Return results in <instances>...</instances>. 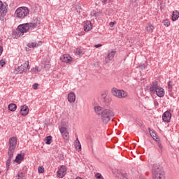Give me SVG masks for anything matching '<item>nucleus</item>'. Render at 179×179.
I'll return each mask as SVG.
<instances>
[{
	"instance_id": "42",
	"label": "nucleus",
	"mask_w": 179,
	"mask_h": 179,
	"mask_svg": "<svg viewBox=\"0 0 179 179\" xmlns=\"http://www.w3.org/2000/svg\"><path fill=\"white\" fill-rule=\"evenodd\" d=\"M154 141H155L156 142H157V143H159V142H160V138H157V136L155 137Z\"/></svg>"
},
{
	"instance_id": "16",
	"label": "nucleus",
	"mask_w": 179,
	"mask_h": 179,
	"mask_svg": "<svg viewBox=\"0 0 179 179\" xmlns=\"http://www.w3.org/2000/svg\"><path fill=\"white\" fill-rule=\"evenodd\" d=\"M61 61L62 62H66L69 64H71L72 62V57L69 56V55H64L62 57H60Z\"/></svg>"
},
{
	"instance_id": "18",
	"label": "nucleus",
	"mask_w": 179,
	"mask_h": 179,
	"mask_svg": "<svg viewBox=\"0 0 179 179\" xmlns=\"http://www.w3.org/2000/svg\"><path fill=\"white\" fill-rule=\"evenodd\" d=\"M8 159L6 161V170L8 171L9 167H10V163L12 162V159L13 158V154L10 152H8Z\"/></svg>"
},
{
	"instance_id": "9",
	"label": "nucleus",
	"mask_w": 179,
	"mask_h": 179,
	"mask_svg": "<svg viewBox=\"0 0 179 179\" xmlns=\"http://www.w3.org/2000/svg\"><path fill=\"white\" fill-rule=\"evenodd\" d=\"M158 88H159V82L157 81L152 82L150 87V93L151 94H155Z\"/></svg>"
},
{
	"instance_id": "35",
	"label": "nucleus",
	"mask_w": 179,
	"mask_h": 179,
	"mask_svg": "<svg viewBox=\"0 0 179 179\" xmlns=\"http://www.w3.org/2000/svg\"><path fill=\"white\" fill-rule=\"evenodd\" d=\"M117 24V22H110V23H109V26L110 27H114V24Z\"/></svg>"
},
{
	"instance_id": "46",
	"label": "nucleus",
	"mask_w": 179,
	"mask_h": 179,
	"mask_svg": "<svg viewBox=\"0 0 179 179\" xmlns=\"http://www.w3.org/2000/svg\"><path fill=\"white\" fill-rule=\"evenodd\" d=\"M101 2H103V3H106V2H107V0H101Z\"/></svg>"
},
{
	"instance_id": "13",
	"label": "nucleus",
	"mask_w": 179,
	"mask_h": 179,
	"mask_svg": "<svg viewBox=\"0 0 179 179\" xmlns=\"http://www.w3.org/2000/svg\"><path fill=\"white\" fill-rule=\"evenodd\" d=\"M162 120L164 122H170V120H171V113L167 110L162 115Z\"/></svg>"
},
{
	"instance_id": "21",
	"label": "nucleus",
	"mask_w": 179,
	"mask_h": 179,
	"mask_svg": "<svg viewBox=\"0 0 179 179\" xmlns=\"http://www.w3.org/2000/svg\"><path fill=\"white\" fill-rule=\"evenodd\" d=\"M94 112L97 115H101L103 114V112L104 111V109L101 108V106H95L94 108Z\"/></svg>"
},
{
	"instance_id": "11",
	"label": "nucleus",
	"mask_w": 179,
	"mask_h": 179,
	"mask_svg": "<svg viewBox=\"0 0 179 179\" xmlns=\"http://www.w3.org/2000/svg\"><path fill=\"white\" fill-rule=\"evenodd\" d=\"M59 131L62 135L63 138L65 141H68L69 139V132H68V130L66 129V127H61L59 129Z\"/></svg>"
},
{
	"instance_id": "43",
	"label": "nucleus",
	"mask_w": 179,
	"mask_h": 179,
	"mask_svg": "<svg viewBox=\"0 0 179 179\" xmlns=\"http://www.w3.org/2000/svg\"><path fill=\"white\" fill-rule=\"evenodd\" d=\"M3 51V48L2 46H0V56L2 55Z\"/></svg>"
},
{
	"instance_id": "33",
	"label": "nucleus",
	"mask_w": 179,
	"mask_h": 179,
	"mask_svg": "<svg viewBox=\"0 0 179 179\" xmlns=\"http://www.w3.org/2000/svg\"><path fill=\"white\" fill-rule=\"evenodd\" d=\"M95 178H96V179H104L103 178V176H101L100 173H96V174H95Z\"/></svg>"
},
{
	"instance_id": "12",
	"label": "nucleus",
	"mask_w": 179,
	"mask_h": 179,
	"mask_svg": "<svg viewBox=\"0 0 179 179\" xmlns=\"http://www.w3.org/2000/svg\"><path fill=\"white\" fill-rule=\"evenodd\" d=\"M115 50H113L107 55V56L105 57V62L106 64H108L110 61L113 60V58H114V56L115 55Z\"/></svg>"
},
{
	"instance_id": "23",
	"label": "nucleus",
	"mask_w": 179,
	"mask_h": 179,
	"mask_svg": "<svg viewBox=\"0 0 179 179\" xmlns=\"http://www.w3.org/2000/svg\"><path fill=\"white\" fill-rule=\"evenodd\" d=\"M17 106H16L15 103H10V104L8 105V110H9L10 111H12V112L16 111V109H17Z\"/></svg>"
},
{
	"instance_id": "17",
	"label": "nucleus",
	"mask_w": 179,
	"mask_h": 179,
	"mask_svg": "<svg viewBox=\"0 0 179 179\" xmlns=\"http://www.w3.org/2000/svg\"><path fill=\"white\" fill-rule=\"evenodd\" d=\"M21 115L26 117L27 114H29V107L26 105H23L21 106L20 109Z\"/></svg>"
},
{
	"instance_id": "30",
	"label": "nucleus",
	"mask_w": 179,
	"mask_h": 179,
	"mask_svg": "<svg viewBox=\"0 0 179 179\" xmlns=\"http://www.w3.org/2000/svg\"><path fill=\"white\" fill-rule=\"evenodd\" d=\"M168 89H169V92H171V90H173V82L172 81L168 82Z\"/></svg>"
},
{
	"instance_id": "10",
	"label": "nucleus",
	"mask_w": 179,
	"mask_h": 179,
	"mask_svg": "<svg viewBox=\"0 0 179 179\" xmlns=\"http://www.w3.org/2000/svg\"><path fill=\"white\" fill-rule=\"evenodd\" d=\"M65 174H66V167L64 165H62L57 171V177H59V178H63Z\"/></svg>"
},
{
	"instance_id": "45",
	"label": "nucleus",
	"mask_w": 179,
	"mask_h": 179,
	"mask_svg": "<svg viewBox=\"0 0 179 179\" xmlns=\"http://www.w3.org/2000/svg\"><path fill=\"white\" fill-rule=\"evenodd\" d=\"M154 104H155V107H157V106H159V102H157V101H155Z\"/></svg>"
},
{
	"instance_id": "34",
	"label": "nucleus",
	"mask_w": 179,
	"mask_h": 179,
	"mask_svg": "<svg viewBox=\"0 0 179 179\" xmlns=\"http://www.w3.org/2000/svg\"><path fill=\"white\" fill-rule=\"evenodd\" d=\"M38 171L40 174H41V173H44V167L43 166H39L38 168Z\"/></svg>"
},
{
	"instance_id": "20",
	"label": "nucleus",
	"mask_w": 179,
	"mask_h": 179,
	"mask_svg": "<svg viewBox=\"0 0 179 179\" xmlns=\"http://www.w3.org/2000/svg\"><path fill=\"white\" fill-rule=\"evenodd\" d=\"M76 100V95H75V93L70 92L68 94V101H69V103H75Z\"/></svg>"
},
{
	"instance_id": "38",
	"label": "nucleus",
	"mask_w": 179,
	"mask_h": 179,
	"mask_svg": "<svg viewBox=\"0 0 179 179\" xmlns=\"http://www.w3.org/2000/svg\"><path fill=\"white\" fill-rule=\"evenodd\" d=\"M80 54H82V50L80 49H77L76 55H80Z\"/></svg>"
},
{
	"instance_id": "4",
	"label": "nucleus",
	"mask_w": 179,
	"mask_h": 179,
	"mask_svg": "<svg viewBox=\"0 0 179 179\" xmlns=\"http://www.w3.org/2000/svg\"><path fill=\"white\" fill-rule=\"evenodd\" d=\"M30 11L27 7H20L15 10V15L19 19H24Z\"/></svg>"
},
{
	"instance_id": "32",
	"label": "nucleus",
	"mask_w": 179,
	"mask_h": 179,
	"mask_svg": "<svg viewBox=\"0 0 179 179\" xmlns=\"http://www.w3.org/2000/svg\"><path fill=\"white\" fill-rule=\"evenodd\" d=\"M163 24L166 27H169L170 26V21L169 20H165L163 21Z\"/></svg>"
},
{
	"instance_id": "26",
	"label": "nucleus",
	"mask_w": 179,
	"mask_h": 179,
	"mask_svg": "<svg viewBox=\"0 0 179 179\" xmlns=\"http://www.w3.org/2000/svg\"><path fill=\"white\" fill-rule=\"evenodd\" d=\"M27 47H29V48H34L36 47H38V43L36 42L29 43L27 44Z\"/></svg>"
},
{
	"instance_id": "29",
	"label": "nucleus",
	"mask_w": 179,
	"mask_h": 179,
	"mask_svg": "<svg viewBox=\"0 0 179 179\" xmlns=\"http://www.w3.org/2000/svg\"><path fill=\"white\" fill-rule=\"evenodd\" d=\"M148 131H149V132H150V136H152V138L153 139H155V138H156V136H157V134H156V133H155V131H152V130L150 129V128H148Z\"/></svg>"
},
{
	"instance_id": "41",
	"label": "nucleus",
	"mask_w": 179,
	"mask_h": 179,
	"mask_svg": "<svg viewBox=\"0 0 179 179\" xmlns=\"http://www.w3.org/2000/svg\"><path fill=\"white\" fill-rule=\"evenodd\" d=\"M96 13H97L95 10H93L91 12V16H96Z\"/></svg>"
},
{
	"instance_id": "19",
	"label": "nucleus",
	"mask_w": 179,
	"mask_h": 179,
	"mask_svg": "<svg viewBox=\"0 0 179 179\" xmlns=\"http://www.w3.org/2000/svg\"><path fill=\"white\" fill-rule=\"evenodd\" d=\"M155 93L158 97H164V89L161 87H158Z\"/></svg>"
},
{
	"instance_id": "22",
	"label": "nucleus",
	"mask_w": 179,
	"mask_h": 179,
	"mask_svg": "<svg viewBox=\"0 0 179 179\" xmlns=\"http://www.w3.org/2000/svg\"><path fill=\"white\" fill-rule=\"evenodd\" d=\"M146 30L148 33H153V30H155V26H153L152 24H148L146 27Z\"/></svg>"
},
{
	"instance_id": "2",
	"label": "nucleus",
	"mask_w": 179,
	"mask_h": 179,
	"mask_svg": "<svg viewBox=\"0 0 179 179\" xmlns=\"http://www.w3.org/2000/svg\"><path fill=\"white\" fill-rule=\"evenodd\" d=\"M153 179H164V171L163 168L157 164H154L152 168Z\"/></svg>"
},
{
	"instance_id": "28",
	"label": "nucleus",
	"mask_w": 179,
	"mask_h": 179,
	"mask_svg": "<svg viewBox=\"0 0 179 179\" xmlns=\"http://www.w3.org/2000/svg\"><path fill=\"white\" fill-rule=\"evenodd\" d=\"M76 141H78V143H76V145H75L76 149L77 150H82V145H80V143L79 142V140L77 138Z\"/></svg>"
},
{
	"instance_id": "3",
	"label": "nucleus",
	"mask_w": 179,
	"mask_h": 179,
	"mask_svg": "<svg viewBox=\"0 0 179 179\" xmlns=\"http://www.w3.org/2000/svg\"><path fill=\"white\" fill-rule=\"evenodd\" d=\"M114 118V112L110 109H104L101 115V120L103 124H108Z\"/></svg>"
},
{
	"instance_id": "31",
	"label": "nucleus",
	"mask_w": 179,
	"mask_h": 179,
	"mask_svg": "<svg viewBox=\"0 0 179 179\" xmlns=\"http://www.w3.org/2000/svg\"><path fill=\"white\" fill-rule=\"evenodd\" d=\"M17 179H23L24 178V174L23 172H19L17 175Z\"/></svg>"
},
{
	"instance_id": "1",
	"label": "nucleus",
	"mask_w": 179,
	"mask_h": 179,
	"mask_svg": "<svg viewBox=\"0 0 179 179\" xmlns=\"http://www.w3.org/2000/svg\"><path fill=\"white\" fill-rule=\"evenodd\" d=\"M40 24V22H34V23H25L22 24H20L17 29L14 31L13 33L15 35V38H17L20 37V36H23L24 33H27L30 29H34V27H37Z\"/></svg>"
},
{
	"instance_id": "47",
	"label": "nucleus",
	"mask_w": 179,
	"mask_h": 179,
	"mask_svg": "<svg viewBox=\"0 0 179 179\" xmlns=\"http://www.w3.org/2000/svg\"><path fill=\"white\" fill-rule=\"evenodd\" d=\"M0 174H1V171H0Z\"/></svg>"
},
{
	"instance_id": "40",
	"label": "nucleus",
	"mask_w": 179,
	"mask_h": 179,
	"mask_svg": "<svg viewBox=\"0 0 179 179\" xmlns=\"http://www.w3.org/2000/svg\"><path fill=\"white\" fill-rule=\"evenodd\" d=\"M157 145L159 149H163V145H162V143H160V141L157 143Z\"/></svg>"
},
{
	"instance_id": "44",
	"label": "nucleus",
	"mask_w": 179,
	"mask_h": 179,
	"mask_svg": "<svg viewBox=\"0 0 179 179\" xmlns=\"http://www.w3.org/2000/svg\"><path fill=\"white\" fill-rule=\"evenodd\" d=\"M101 45H101V44H98V45H95L94 47H95L96 48H100V47H101Z\"/></svg>"
},
{
	"instance_id": "14",
	"label": "nucleus",
	"mask_w": 179,
	"mask_h": 179,
	"mask_svg": "<svg viewBox=\"0 0 179 179\" xmlns=\"http://www.w3.org/2000/svg\"><path fill=\"white\" fill-rule=\"evenodd\" d=\"M84 30L85 31H90L92 29H93V24L90 21H85L84 22Z\"/></svg>"
},
{
	"instance_id": "39",
	"label": "nucleus",
	"mask_w": 179,
	"mask_h": 179,
	"mask_svg": "<svg viewBox=\"0 0 179 179\" xmlns=\"http://www.w3.org/2000/svg\"><path fill=\"white\" fill-rule=\"evenodd\" d=\"M140 68L141 69H145V68H146V65H145V64H140Z\"/></svg>"
},
{
	"instance_id": "6",
	"label": "nucleus",
	"mask_w": 179,
	"mask_h": 179,
	"mask_svg": "<svg viewBox=\"0 0 179 179\" xmlns=\"http://www.w3.org/2000/svg\"><path fill=\"white\" fill-rule=\"evenodd\" d=\"M113 96L118 97V99H124L128 96V93L122 90H118L113 87L111 90Z\"/></svg>"
},
{
	"instance_id": "8",
	"label": "nucleus",
	"mask_w": 179,
	"mask_h": 179,
	"mask_svg": "<svg viewBox=\"0 0 179 179\" xmlns=\"http://www.w3.org/2000/svg\"><path fill=\"white\" fill-rule=\"evenodd\" d=\"M29 64L30 62L27 61V62L24 63L21 66H18L17 69V72H19L20 75H22V73H24L27 72V71L30 69V68L29 67Z\"/></svg>"
},
{
	"instance_id": "25",
	"label": "nucleus",
	"mask_w": 179,
	"mask_h": 179,
	"mask_svg": "<svg viewBox=\"0 0 179 179\" xmlns=\"http://www.w3.org/2000/svg\"><path fill=\"white\" fill-rule=\"evenodd\" d=\"M179 13L177 11H173L172 14V20L173 22H176L178 19Z\"/></svg>"
},
{
	"instance_id": "24",
	"label": "nucleus",
	"mask_w": 179,
	"mask_h": 179,
	"mask_svg": "<svg viewBox=\"0 0 179 179\" xmlns=\"http://www.w3.org/2000/svg\"><path fill=\"white\" fill-rule=\"evenodd\" d=\"M107 91H103L101 93V99L106 103L107 101Z\"/></svg>"
},
{
	"instance_id": "15",
	"label": "nucleus",
	"mask_w": 179,
	"mask_h": 179,
	"mask_svg": "<svg viewBox=\"0 0 179 179\" xmlns=\"http://www.w3.org/2000/svg\"><path fill=\"white\" fill-rule=\"evenodd\" d=\"M23 160H24V154L21 153V154H17L14 162L15 163H17L18 164H20V163H22Z\"/></svg>"
},
{
	"instance_id": "5",
	"label": "nucleus",
	"mask_w": 179,
	"mask_h": 179,
	"mask_svg": "<svg viewBox=\"0 0 179 179\" xmlns=\"http://www.w3.org/2000/svg\"><path fill=\"white\" fill-rule=\"evenodd\" d=\"M17 145V138L13 136L9 138L8 141V153H15L16 150V145Z\"/></svg>"
},
{
	"instance_id": "7",
	"label": "nucleus",
	"mask_w": 179,
	"mask_h": 179,
	"mask_svg": "<svg viewBox=\"0 0 179 179\" xmlns=\"http://www.w3.org/2000/svg\"><path fill=\"white\" fill-rule=\"evenodd\" d=\"M8 9L9 7L8 3H3L2 1H0V19H2V17H5V16H6Z\"/></svg>"
},
{
	"instance_id": "36",
	"label": "nucleus",
	"mask_w": 179,
	"mask_h": 179,
	"mask_svg": "<svg viewBox=\"0 0 179 179\" xmlns=\"http://www.w3.org/2000/svg\"><path fill=\"white\" fill-rule=\"evenodd\" d=\"M5 64H6V63L5 62V60H3V59L0 60V65H1V66H5Z\"/></svg>"
},
{
	"instance_id": "37",
	"label": "nucleus",
	"mask_w": 179,
	"mask_h": 179,
	"mask_svg": "<svg viewBox=\"0 0 179 179\" xmlns=\"http://www.w3.org/2000/svg\"><path fill=\"white\" fill-rule=\"evenodd\" d=\"M32 87L34 90H36L37 87H38V84L37 83H34L33 85H32Z\"/></svg>"
},
{
	"instance_id": "27",
	"label": "nucleus",
	"mask_w": 179,
	"mask_h": 179,
	"mask_svg": "<svg viewBox=\"0 0 179 179\" xmlns=\"http://www.w3.org/2000/svg\"><path fill=\"white\" fill-rule=\"evenodd\" d=\"M45 143L46 145H51V141H52V136H48L45 138Z\"/></svg>"
}]
</instances>
